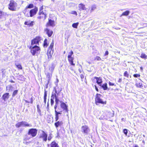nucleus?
Here are the masks:
<instances>
[{"label":"nucleus","instance_id":"nucleus-1","mask_svg":"<svg viewBox=\"0 0 147 147\" xmlns=\"http://www.w3.org/2000/svg\"><path fill=\"white\" fill-rule=\"evenodd\" d=\"M43 5L39 8L38 16L37 17L38 19L45 20L46 19L48 13L47 11L45 9L43 10Z\"/></svg>","mask_w":147,"mask_h":147},{"label":"nucleus","instance_id":"nucleus-2","mask_svg":"<svg viewBox=\"0 0 147 147\" xmlns=\"http://www.w3.org/2000/svg\"><path fill=\"white\" fill-rule=\"evenodd\" d=\"M101 96L102 95L100 94L97 93L96 94L95 98V102L96 105H98L101 104L104 105L107 104V101L104 100L101 98Z\"/></svg>","mask_w":147,"mask_h":147},{"label":"nucleus","instance_id":"nucleus-3","mask_svg":"<svg viewBox=\"0 0 147 147\" xmlns=\"http://www.w3.org/2000/svg\"><path fill=\"white\" fill-rule=\"evenodd\" d=\"M29 48L30 49L31 53L33 55L39 54L41 50L40 47L36 45L30 46Z\"/></svg>","mask_w":147,"mask_h":147},{"label":"nucleus","instance_id":"nucleus-4","mask_svg":"<svg viewBox=\"0 0 147 147\" xmlns=\"http://www.w3.org/2000/svg\"><path fill=\"white\" fill-rule=\"evenodd\" d=\"M38 11V8L35 7L34 8L30 9V11H27L28 13L26 12L23 13L24 16L27 17H32L35 15Z\"/></svg>","mask_w":147,"mask_h":147},{"label":"nucleus","instance_id":"nucleus-5","mask_svg":"<svg viewBox=\"0 0 147 147\" xmlns=\"http://www.w3.org/2000/svg\"><path fill=\"white\" fill-rule=\"evenodd\" d=\"M54 45V42L53 40L52 42L51 43L49 46L48 47L47 55L48 59H50L53 54V47Z\"/></svg>","mask_w":147,"mask_h":147},{"label":"nucleus","instance_id":"nucleus-6","mask_svg":"<svg viewBox=\"0 0 147 147\" xmlns=\"http://www.w3.org/2000/svg\"><path fill=\"white\" fill-rule=\"evenodd\" d=\"M17 6L18 4L16 2L13 0H11L8 5V9L12 11H15L16 10Z\"/></svg>","mask_w":147,"mask_h":147},{"label":"nucleus","instance_id":"nucleus-7","mask_svg":"<svg viewBox=\"0 0 147 147\" xmlns=\"http://www.w3.org/2000/svg\"><path fill=\"white\" fill-rule=\"evenodd\" d=\"M74 53L72 50H71L68 53L67 56L68 60L70 65L72 66H74L75 65V64L74 63V58L71 56Z\"/></svg>","mask_w":147,"mask_h":147},{"label":"nucleus","instance_id":"nucleus-8","mask_svg":"<svg viewBox=\"0 0 147 147\" xmlns=\"http://www.w3.org/2000/svg\"><path fill=\"white\" fill-rule=\"evenodd\" d=\"M56 18L55 20L53 19V18L50 17L48 19V21L46 23L45 26L47 27H53L55 25V22Z\"/></svg>","mask_w":147,"mask_h":147},{"label":"nucleus","instance_id":"nucleus-9","mask_svg":"<svg viewBox=\"0 0 147 147\" xmlns=\"http://www.w3.org/2000/svg\"><path fill=\"white\" fill-rule=\"evenodd\" d=\"M41 40V37L39 36H36L31 40V46L39 45V42Z\"/></svg>","mask_w":147,"mask_h":147},{"label":"nucleus","instance_id":"nucleus-10","mask_svg":"<svg viewBox=\"0 0 147 147\" xmlns=\"http://www.w3.org/2000/svg\"><path fill=\"white\" fill-rule=\"evenodd\" d=\"M15 126L17 128H19L20 127L24 126L25 127H31L32 125L26 122L25 121H21L20 122H18L15 125Z\"/></svg>","mask_w":147,"mask_h":147},{"label":"nucleus","instance_id":"nucleus-11","mask_svg":"<svg viewBox=\"0 0 147 147\" xmlns=\"http://www.w3.org/2000/svg\"><path fill=\"white\" fill-rule=\"evenodd\" d=\"M59 116L58 115L57 117L55 116V122L54 123V125L56 128H57L59 127H61L63 126V123L62 121H59Z\"/></svg>","mask_w":147,"mask_h":147},{"label":"nucleus","instance_id":"nucleus-12","mask_svg":"<svg viewBox=\"0 0 147 147\" xmlns=\"http://www.w3.org/2000/svg\"><path fill=\"white\" fill-rule=\"evenodd\" d=\"M58 88H54L52 93L51 98H53V99L55 98V101H56L57 100V101H59V100L58 98V93L57 92V89Z\"/></svg>","mask_w":147,"mask_h":147},{"label":"nucleus","instance_id":"nucleus-13","mask_svg":"<svg viewBox=\"0 0 147 147\" xmlns=\"http://www.w3.org/2000/svg\"><path fill=\"white\" fill-rule=\"evenodd\" d=\"M37 132V130L36 129L31 128L29 129L28 133L32 137H34L36 136Z\"/></svg>","mask_w":147,"mask_h":147},{"label":"nucleus","instance_id":"nucleus-14","mask_svg":"<svg viewBox=\"0 0 147 147\" xmlns=\"http://www.w3.org/2000/svg\"><path fill=\"white\" fill-rule=\"evenodd\" d=\"M42 133L39 136V138L42 139L44 141L46 142L47 140V134L43 130L41 131Z\"/></svg>","mask_w":147,"mask_h":147},{"label":"nucleus","instance_id":"nucleus-15","mask_svg":"<svg viewBox=\"0 0 147 147\" xmlns=\"http://www.w3.org/2000/svg\"><path fill=\"white\" fill-rule=\"evenodd\" d=\"M81 128L82 133L86 134H88L90 131V129L87 125H85L82 126Z\"/></svg>","mask_w":147,"mask_h":147},{"label":"nucleus","instance_id":"nucleus-16","mask_svg":"<svg viewBox=\"0 0 147 147\" xmlns=\"http://www.w3.org/2000/svg\"><path fill=\"white\" fill-rule=\"evenodd\" d=\"M60 106L61 108L65 111L66 112L68 113V106L64 102H60Z\"/></svg>","mask_w":147,"mask_h":147},{"label":"nucleus","instance_id":"nucleus-17","mask_svg":"<svg viewBox=\"0 0 147 147\" xmlns=\"http://www.w3.org/2000/svg\"><path fill=\"white\" fill-rule=\"evenodd\" d=\"M44 31L48 37H51L53 34V31L50 29L46 28L45 29Z\"/></svg>","mask_w":147,"mask_h":147},{"label":"nucleus","instance_id":"nucleus-18","mask_svg":"<svg viewBox=\"0 0 147 147\" xmlns=\"http://www.w3.org/2000/svg\"><path fill=\"white\" fill-rule=\"evenodd\" d=\"M34 7V5L32 3H30L24 9V10L23 11V12L24 13L25 12H26L28 13V12L27 11H29V10L28 9H32Z\"/></svg>","mask_w":147,"mask_h":147},{"label":"nucleus","instance_id":"nucleus-19","mask_svg":"<svg viewBox=\"0 0 147 147\" xmlns=\"http://www.w3.org/2000/svg\"><path fill=\"white\" fill-rule=\"evenodd\" d=\"M55 104L54 106V109H55V116H58V115H59V114H61V112H58L56 110V109L58 105L59 104V101H57V100L56 101H55Z\"/></svg>","mask_w":147,"mask_h":147},{"label":"nucleus","instance_id":"nucleus-20","mask_svg":"<svg viewBox=\"0 0 147 147\" xmlns=\"http://www.w3.org/2000/svg\"><path fill=\"white\" fill-rule=\"evenodd\" d=\"M9 93H6L4 94L2 96V99L4 101H6L9 99Z\"/></svg>","mask_w":147,"mask_h":147},{"label":"nucleus","instance_id":"nucleus-21","mask_svg":"<svg viewBox=\"0 0 147 147\" xmlns=\"http://www.w3.org/2000/svg\"><path fill=\"white\" fill-rule=\"evenodd\" d=\"M78 8L79 10L80 11L82 10H85L86 9L85 5L82 3H81L79 4Z\"/></svg>","mask_w":147,"mask_h":147},{"label":"nucleus","instance_id":"nucleus-22","mask_svg":"<svg viewBox=\"0 0 147 147\" xmlns=\"http://www.w3.org/2000/svg\"><path fill=\"white\" fill-rule=\"evenodd\" d=\"M51 147H59L57 143L55 141L52 142L50 144Z\"/></svg>","mask_w":147,"mask_h":147},{"label":"nucleus","instance_id":"nucleus-23","mask_svg":"<svg viewBox=\"0 0 147 147\" xmlns=\"http://www.w3.org/2000/svg\"><path fill=\"white\" fill-rule=\"evenodd\" d=\"M95 78L96 79V82L100 86L101 84L102 83V80L100 78L95 77Z\"/></svg>","mask_w":147,"mask_h":147},{"label":"nucleus","instance_id":"nucleus-24","mask_svg":"<svg viewBox=\"0 0 147 147\" xmlns=\"http://www.w3.org/2000/svg\"><path fill=\"white\" fill-rule=\"evenodd\" d=\"M136 86L138 88H141L142 86V84L141 81H137L136 84Z\"/></svg>","mask_w":147,"mask_h":147},{"label":"nucleus","instance_id":"nucleus-25","mask_svg":"<svg viewBox=\"0 0 147 147\" xmlns=\"http://www.w3.org/2000/svg\"><path fill=\"white\" fill-rule=\"evenodd\" d=\"M43 46V47L45 48H46L48 46V40L47 38H45L44 40Z\"/></svg>","mask_w":147,"mask_h":147},{"label":"nucleus","instance_id":"nucleus-26","mask_svg":"<svg viewBox=\"0 0 147 147\" xmlns=\"http://www.w3.org/2000/svg\"><path fill=\"white\" fill-rule=\"evenodd\" d=\"M129 13L130 12L128 10L125 11L124 12H123L122 13V14L120 16L121 17L123 16H127L129 14Z\"/></svg>","mask_w":147,"mask_h":147},{"label":"nucleus","instance_id":"nucleus-27","mask_svg":"<svg viewBox=\"0 0 147 147\" xmlns=\"http://www.w3.org/2000/svg\"><path fill=\"white\" fill-rule=\"evenodd\" d=\"M102 88L104 90H106L107 89L108 87L107 86V83H105L103 84L102 86Z\"/></svg>","mask_w":147,"mask_h":147},{"label":"nucleus","instance_id":"nucleus-28","mask_svg":"<svg viewBox=\"0 0 147 147\" xmlns=\"http://www.w3.org/2000/svg\"><path fill=\"white\" fill-rule=\"evenodd\" d=\"M47 93L45 91L44 93V102L45 104L46 103V99H47Z\"/></svg>","mask_w":147,"mask_h":147},{"label":"nucleus","instance_id":"nucleus-29","mask_svg":"<svg viewBox=\"0 0 147 147\" xmlns=\"http://www.w3.org/2000/svg\"><path fill=\"white\" fill-rule=\"evenodd\" d=\"M25 101V102L26 103V104H29V103H30L31 104H33V98L31 97L30 99V101L29 102L27 100H24Z\"/></svg>","mask_w":147,"mask_h":147},{"label":"nucleus","instance_id":"nucleus-30","mask_svg":"<svg viewBox=\"0 0 147 147\" xmlns=\"http://www.w3.org/2000/svg\"><path fill=\"white\" fill-rule=\"evenodd\" d=\"M15 65L16 67H17L18 69H22V67L21 64L15 63Z\"/></svg>","mask_w":147,"mask_h":147},{"label":"nucleus","instance_id":"nucleus-31","mask_svg":"<svg viewBox=\"0 0 147 147\" xmlns=\"http://www.w3.org/2000/svg\"><path fill=\"white\" fill-rule=\"evenodd\" d=\"M96 9V7L95 5H92L91 7V9L90 10V12H92L94 10Z\"/></svg>","mask_w":147,"mask_h":147},{"label":"nucleus","instance_id":"nucleus-32","mask_svg":"<svg viewBox=\"0 0 147 147\" xmlns=\"http://www.w3.org/2000/svg\"><path fill=\"white\" fill-rule=\"evenodd\" d=\"M18 92V90H14L12 93V96L13 97L15 96L17 94Z\"/></svg>","mask_w":147,"mask_h":147},{"label":"nucleus","instance_id":"nucleus-33","mask_svg":"<svg viewBox=\"0 0 147 147\" xmlns=\"http://www.w3.org/2000/svg\"><path fill=\"white\" fill-rule=\"evenodd\" d=\"M78 23L77 22L76 23H74L72 25V26L75 28H77L78 27Z\"/></svg>","mask_w":147,"mask_h":147},{"label":"nucleus","instance_id":"nucleus-34","mask_svg":"<svg viewBox=\"0 0 147 147\" xmlns=\"http://www.w3.org/2000/svg\"><path fill=\"white\" fill-rule=\"evenodd\" d=\"M37 111L39 113H41V111L40 109V107L39 105H37Z\"/></svg>","mask_w":147,"mask_h":147},{"label":"nucleus","instance_id":"nucleus-35","mask_svg":"<svg viewBox=\"0 0 147 147\" xmlns=\"http://www.w3.org/2000/svg\"><path fill=\"white\" fill-rule=\"evenodd\" d=\"M140 57L142 58L146 59L147 58V56L144 53H142L140 56Z\"/></svg>","mask_w":147,"mask_h":147},{"label":"nucleus","instance_id":"nucleus-36","mask_svg":"<svg viewBox=\"0 0 147 147\" xmlns=\"http://www.w3.org/2000/svg\"><path fill=\"white\" fill-rule=\"evenodd\" d=\"M123 132L125 136H127V130L126 129H124L123 130Z\"/></svg>","mask_w":147,"mask_h":147},{"label":"nucleus","instance_id":"nucleus-37","mask_svg":"<svg viewBox=\"0 0 147 147\" xmlns=\"http://www.w3.org/2000/svg\"><path fill=\"white\" fill-rule=\"evenodd\" d=\"M95 60L100 61L101 60V58L99 56H96L94 59Z\"/></svg>","mask_w":147,"mask_h":147},{"label":"nucleus","instance_id":"nucleus-38","mask_svg":"<svg viewBox=\"0 0 147 147\" xmlns=\"http://www.w3.org/2000/svg\"><path fill=\"white\" fill-rule=\"evenodd\" d=\"M123 76L127 78H131V76L129 75V74H124Z\"/></svg>","mask_w":147,"mask_h":147},{"label":"nucleus","instance_id":"nucleus-39","mask_svg":"<svg viewBox=\"0 0 147 147\" xmlns=\"http://www.w3.org/2000/svg\"><path fill=\"white\" fill-rule=\"evenodd\" d=\"M71 13L72 14L76 16H77L78 15L77 12L76 11H72Z\"/></svg>","mask_w":147,"mask_h":147},{"label":"nucleus","instance_id":"nucleus-40","mask_svg":"<svg viewBox=\"0 0 147 147\" xmlns=\"http://www.w3.org/2000/svg\"><path fill=\"white\" fill-rule=\"evenodd\" d=\"M9 88V89H11L13 88V87L11 85H9L8 86H6V90L7 91L8 89V88Z\"/></svg>","mask_w":147,"mask_h":147},{"label":"nucleus","instance_id":"nucleus-41","mask_svg":"<svg viewBox=\"0 0 147 147\" xmlns=\"http://www.w3.org/2000/svg\"><path fill=\"white\" fill-rule=\"evenodd\" d=\"M54 99H53L52 98H51V105H53L54 103Z\"/></svg>","mask_w":147,"mask_h":147},{"label":"nucleus","instance_id":"nucleus-42","mask_svg":"<svg viewBox=\"0 0 147 147\" xmlns=\"http://www.w3.org/2000/svg\"><path fill=\"white\" fill-rule=\"evenodd\" d=\"M133 76L134 77L137 78L138 77H140V74H134Z\"/></svg>","mask_w":147,"mask_h":147},{"label":"nucleus","instance_id":"nucleus-43","mask_svg":"<svg viewBox=\"0 0 147 147\" xmlns=\"http://www.w3.org/2000/svg\"><path fill=\"white\" fill-rule=\"evenodd\" d=\"M33 23L34 22L33 21H31L30 22V23H29V25H28V26H33Z\"/></svg>","mask_w":147,"mask_h":147},{"label":"nucleus","instance_id":"nucleus-44","mask_svg":"<svg viewBox=\"0 0 147 147\" xmlns=\"http://www.w3.org/2000/svg\"><path fill=\"white\" fill-rule=\"evenodd\" d=\"M52 138V137L51 136V135H50L48 137V140L50 141L51 139Z\"/></svg>","mask_w":147,"mask_h":147},{"label":"nucleus","instance_id":"nucleus-45","mask_svg":"<svg viewBox=\"0 0 147 147\" xmlns=\"http://www.w3.org/2000/svg\"><path fill=\"white\" fill-rule=\"evenodd\" d=\"M109 86H113L115 85L114 83L111 82H109Z\"/></svg>","mask_w":147,"mask_h":147},{"label":"nucleus","instance_id":"nucleus-46","mask_svg":"<svg viewBox=\"0 0 147 147\" xmlns=\"http://www.w3.org/2000/svg\"><path fill=\"white\" fill-rule=\"evenodd\" d=\"M30 139V138L28 137L27 136H26L25 138H24V140H29Z\"/></svg>","mask_w":147,"mask_h":147},{"label":"nucleus","instance_id":"nucleus-47","mask_svg":"<svg viewBox=\"0 0 147 147\" xmlns=\"http://www.w3.org/2000/svg\"><path fill=\"white\" fill-rule=\"evenodd\" d=\"M109 54V52L108 51H107L105 52V53L104 54V56H106L108 55Z\"/></svg>","mask_w":147,"mask_h":147},{"label":"nucleus","instance_id":"nucleus-48","mask_svg":"<svg viewBox=\"0 0 147 147\" xmlns=\"http://www.w3.org/2000/svg\"><path fill=\"white\" fill-rule=\"evenodd\" d=\"M122 78H119L118 80V82L119 83H121L122 82Z\"/></svg>","mask_w":147,"mask_h":147},{"label":"nucleus","instance_id":"nucleus-49","mask_svg":"<svg viewBox=\"0 0 147 147\" xmlns=\"http://www.w3.org/2000/svg\"><path fill=\"white\" fill-rule=\"evenodd\" d=\"M24 24L25 25H27L28 26L29 25V23H28L27 22H24Z\"/></svg>","mask_w":147,"mask_h":147},{"label":"nucleus","instance_id":"nucleus-50","mask_svg":"<svg viewBox=\"0 0 147 147\" xmlns=\"http://www.w3.org/2000/svg\"><path fill=\"white\" fill-rule=\"evenodd\" d=\"M3 12L2 11H0V18L2 15Z\"/></svg>","mask_w":147,"mask_h":147},{"label":"nucleus","instance_id":"nucleus-51","mask_svg":"<svg viewBox=\"0 0 147 147\" xmlns=\"http://www.w3.org/2000/svg\"><path fill=\"white\" fill-rule=\"evenodd\" d=\"M95 89L97 91V92H98L99 90H98V88H97V87H96V86H95Z\"/></svg>","mask_w":147,"mask_h":147},{"label":"nucleus","instance_id":"nucleus-52","mask_svg":"<svg viewBox=\"0 0 147 147\" xmlns=\"http://www.w3.org/2000/svg\"><path fill=\"white\" fill-rule=\"evenodd\" d=\"M9 82L11 83H14L15 82L12 80H11L9 81Z\"/></svg>","mask_w":147,"mask_h":147},{"label":"nucleus","instance_id":"nucleus-53","mask_svg":"<svg viewBox=\"0 0 147 147\" xmlns=\"http://www.w3.org/2000/svg\"><path fill=\"white\" fill-rule=\"evenodd\" d=\"M133 147H139L138 145H135Z\"/></svg>","mask_w":147,"mask_h":147},{"label":"nucleus","instance_id":"nucleus-54","mask_svg":"<svg viewBox=\"0 0 147 147\" xmlns=\"http://www.w3.org/2000/svg\"><path fill=\"white\" fill-rule=\"evenodd\" d=\"M124 119L123 118H122L121 119V120L123 121L124 120Z\"/></svg>","mask_w":147,"mask_h":147},{"label":"nucleus","instance_id":"nucleus-55","mask_svg":"<svg viewBox=\"0 0 147 147\" xmlns=\"http://www.w3.org/2000/svg\"><path fill=\"white\" fill-rule=\"evenodd\" d=\"M140 69H141L142 70V69H143V68H142V67H140Z\"/></svg>","mask_w":147,"mask_h":147},{"label":"nucleus","instance_id":"nucleus-56","mask_svg":"<svg viewBox=\"0 0 147 147\" xmlns=\"http://www.w3.org/2000/svg\"><path fill=\"white\" fill-rule=\"evenodd\" d=\"M49 105V103L48 102V104H47V107H48Z\"/></svg>","mask_w":147,"mask_h":147},{"label":"nucleus","instance_id":"nucleus-57","mask_svg":"<svg viewBox=\"0 0 147 147\" xmlns=\"http://www.w3.org/2000/svg\"><path fill=\"white\" fill-rule=\"evenodd\" d=\"M72 68L71 67V68H70V69L71 70H72V71L74 70V69H72Z\"/></svg>","mask_w":147,"mask_h":147},{"label":"nucleus","instance_id":"nucleus-58","mask_svg":"<svg viewBox=\"0 0 147 147\" xmlns=\"http://www.w3.org/2000/svg\"><path fill=\"white\" fill-rule=\"evenodd\" d=\"M79 70L80 71V73H82V71H81V70H80H80L79 69Z\"/></svg>","mask_w":147,"mask_h":147},{"label":"nucleus","instance_id":"nucleus-59","mask_svg":"<svg viewBox=\"0 0 147 147\" xmlns=\"http://www.w3.org/2000/svg\"><path fill=\"white\" fill-rule=\"evenodd\" d=\"M127 71H126L124 72V74H127Z\"/></svg>","mask_w":147,"mask_h":147},{"label":"nucleus","instance_id":"nucleus-60","mask_svg":"<svg viewBox=\"0 0 147 147\" xmlns=\"http://www.w3.org/2000/svg\"><path fill=\"white\" fill-rule=\"evenodd\" d=\"M123 79H125V78H123Z\"/></svg>","mask_w":147,"mask_h":147},{"label":"nucleus","instance_id":"nucleus-61","mask_svg":"<svg viewBox=\"0 0 147 147\" xmlns=\"http://www.w3.org/2000/svg\"><path fill=\"white\" fill-rule=\"evenodd\" d=\"M37 147H41L40 146H37Z\"/></svg>","mask_w":147,"mask_h":147},{"label":"nucleus","instance_id":"nucleus-62","mask_svg":"<svg viewBox=\"0 0 147 147\" xmlns=\"http://www.w3.org/2000/svg\"><path fill=\"white\" fill-rule=\"evenodd\" d=\"M74 73H76V72L74 71Z\"/></svg>","mask_w":147,"mask_h":147},{"label":"nucleus","instance_id":"nucleus-63","mask_svg":"<svg viewBox=\"0 0 147 147\" xmlns=\"http://www.w3.org/2000/svg\"><path fill=\"white\" fill-rule=\"evenodd\" d=\"M64 53H65V51L64 52Z\"/></svg>","mask_w":147,"mask_h":147}]
</instances>
